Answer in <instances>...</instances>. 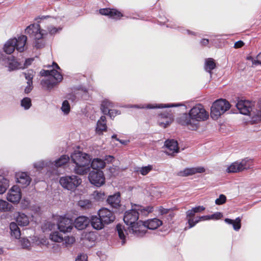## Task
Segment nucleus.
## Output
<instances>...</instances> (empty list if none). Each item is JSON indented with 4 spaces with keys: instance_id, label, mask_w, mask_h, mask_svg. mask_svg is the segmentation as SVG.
Returning <instances> with one entry per match:
<instances>
[{
    "instance_id": "6e6d98bb",
    "label": "nucleus",
    "mask_w": 261,
    "mask_h": 261,
    "mask_svg": "<svg viewBox=\"0 0 261 261\" xmlns=\"http://www.w3.org/2000/svg\"><path fill=\"white\" fill-rule=\"evenodd\" d=\"M222 217V214L221 213L217 212L214 214L211 215V219H219Z\"/></svg>"
},
{
    "instance_id": "412c9836",
    "label": "nucleus",
    "mask_w": 261,
    "mask_h": 261,
    "mask_svg": "<svg viewBox=\"0 0 261 261\" xmlns=\"http://www.w3.org/2000/svg\"><path fill=\"white\" fill-rule=\"evenodd\" d=\"M91 164H90V168H92L94 170L100 171V169H103L106 166V162L101 159L95 158L91 160Z\"/></svg>"
},
{
    "instance_id": "58836bf2",
    "label": "nucleus",
    "mask_w": 261,
    "mask_h": 261,
    "mask_svg": "<svg viewBox=\"0 0 261 261\" xmlns=\"http://www.w3.org/2000/svg\"><path fill=\"white\" fill-rule=\"evenodd\" d=\"M75 240L73 237H67L63 238V244L66 246L68 247L71 245L75 242Z\"/></svg>"
},
{
    "instance_id": "ddd939ff",
    "label": "nucleus",
    "mask_w": 261,
    "mask_h": 261,
    "mask_svg": "<svg viewBox=\"0 0 261 261\" xmlns=\"http://www.w3.org/2000/svg\"><path fill=\"white\" fill-rule=\"evenodd\" d=\"M58 225L60 231L63 232H70L73 228L72 220L68 218H60Z\"/></svg>"
},
{
    "instance_id": "a211bd4d",
    "label": "nucleus",
    "mask_w": 261,
    "mask_h": 261,
    "mask_svg": "<svg viewBox=\"0 0 261 261\" xmlns=\"http://www.w3.org/2000/svg\"><path fill=\"white\" fill-rule=\"evenodd\" d=\"M90 220L85 216H80L74 221V226L79 230L85 229L89 224Z\"/></svg>"
},
{
    "instance_id": "f3484780",
    "label": "nucleus",
    "mask_w": 261,
    "mask_h": 261,
    "mask_svg": "<svg viewBox=\"0 0 261 261\" xmlns=\"http://www.w3.org/2000/svg\"><path fill=\"white\" fill-rule=\"evenodd\" d=\"M16 224L20 226H26L30 223V217L24 213H17L15 216Z\"/></svg>"
},
{
    "instance_id": "473e14b6",
    "label": "nucleus",
    "mask_w": 261,
    "mask_h": 261,
    "mask_svg": "<svg viewBox=\"0 0 261 261\" xmlns=\"http://www.w3.org/2000/svg\"><path fill=\"white\" fill-rule=\"evenodd\" d=\"M113 107V103L109 100L106 99L102 101L101 105V110L105 114H107L110 108Z\"/></svg>"
},
{
    "instance_id": "13d9d810",
    "label": "nucleus",
    "mask_w": 261,
    "mask_h": 261,
    "mask_svg": "<svg viewBox=\"0 0 261 261\" xmlns=\"http://www.w3.org/2000/svg\"><path fill=\"white\" fill-rule=\"evenodd\" d=\"M244 45V43L242 41H238L234 43V47L239 48L242 47Z\"/></svg>"
},
{
    "instance_id": "09e8293b",
    "label": "nucleus",
    "mask_w": 261,
    "mask_h": 261,
    "mask_svg": "<svg viewBox=\"0 0 261 261\" xmlns=\"http://www.w3.org/2000/svg\"><path fill=\"white\" fill-rule=\"evenodd\" d=\"M47 165L48 163H45L44 161H39L34 164V167L37 170H40Z\"/></svg>"
},
{
    "instance_id": "680f3d73",
    "label": "nucleus",
    "mask_w": 261,
    "mask_h": 261,
    "mask_svg": "<svg viewBox=\"0 0 261 261\" xmlns=\"http://www.w3.org/2000/svg\"><path fill=\"white\" fill-rule=\"evenodd\" d=\"M28 85L24 89V92L26 93H28L31 92L32 89V83H27Z\"/></svg>"
},
{
    "instance_id": "2f4dec72",
    "label": "nucleus",
    "mask_w": 261,
    "mask_h": 261,
    "mask_svg": "<svg viewBox=\"0 0 261 261\" xmlns=\"http://www.w3.org/2000/svg\"><path fill=\"white\" fill-rule=\"evenodd\" d=\"M69 161V158L66 155H62L59 159L55 162L54 165L56 167H61L66 164Z\"/></svg>"
},
{
    "instance_id": "6ab92c4d",
    "label": "nucleus",
    "mask_w": 261,
    "mask_h": 261,
    "mask_svg": "<svg viewBox=\"0 0 261 261\" xmlns=\"http://www.w3.org/2000/svg\"><path fill=\"white\" fill-rule=\"evenodd\" d=\"M99 13L103 15H108L110 17L117 19L121 17L122 14L115 9H101L99 10Z\"/></svg>"
},
{
    "instance_id": "338daca9",
    "label": "nucleus",
    "mask_w": 261,
    "mask_h": 261,
    "mask_svg": "<svg viewBox=\"0 0 261 261\" xmlns=\"http://www.w3.org/2000/svg\"><path fill=\"white\" fill-rule=\"evenodd\" d=\"M208 40L206 39H203L201 40V43L203 45H206L208 43Z\"/></svg>"
},
{
    "instance_id": "5701e85b",
    "label": "nucleus",
    "mask_w": 261,
    "mask_h": 261,
    "mask_svg": "<svg viewBox=\"0 0 261 261\" xmlns=\"http://www.w3.org/2000/svg\"><path fill=\"white\" fill-rule=\"evenodd\" d=\"M143 223L146 226V230L147 228L149 229H155L162 225V221L158 219L154 218L149 220L146 222H143Z\"/></svg>"
},
{
    "instance_id": "774afa93",
    "label": "nucleus",
    "mask_w": 261,
    "mask_h": 261,
    "mask_svg": "<svg viewBox=\"0 0 261 261\" xmlns=\"http://www.w3.org/2000/svg\"><path fill=\"white\" fill-rule=\"evenodd\" d=\"M53 66L54 67V68H56L57 69H58L59 70H60V68L59 67V66L58 65V64L56 63H53Z\"/></svg>"
},
{
    "instance_id": "c9c22d12",
    "label": "nucleus",
    "mask_w": 261,
    "mask_h": 261,
    "mask_svg": "<svg viewBox=\"0 0 261 261\" xmlns=\"http://www.w3.org/2000/svg\"><path fill=\"white\" fill-rule=\"evenodd\" d=\"M50 239L51 240L55 242L59 243L63 241V237L60 234V233L58 231L52 232L50 234Z\"/></svg>"
},
{
    "instance_id": "4468645a",
    "label": "nucleus",
    "mask_w": 261,
    "mask_h": 261,
    "mask_svg": "<svg viewBox=\"0 0 261 261\" xmlns=\"http://www.w3.org/2000/svg\"><path fill=\"white\" fill-rule=\"evenodd\" d=\"M98 216L105 224H109L115 220V216L113 213L106 208L99 210Z\"/></svg>"
},
{
    "instance_id": "79ce46f5",
    "label": "nucleus",
    "mask_w": 261,
    "mask_h": 261,
    "mask_svg": "<svg viewBox=\"0 0 261 261\" xmlns=\"http://www.w3.org/2000/svg\"><path fill=\"white\" fill-rule=\"evenodd\" d=\"M93 196L96 200L98 201L102 200L105 198V194L101 191H95Z\"/></svg>"
},
{
    "instance_id": "9d476101",
    "label": "nucleus",
    "mask_w": 261,
    "mask_h": 261,
    "mask_svg": "<svg viewBox=\"0 0 261 261\" xmlns=\"http://www.w3.org/2000/svg\"><path fill=\"white\" fill-rule=\"evenodd\" d=\"M25 33L32 35L35 39L39 40L45 35L47 32L45 30H41L39 24H32L25 29Z\"/></svg>"
},
{
    "instance_id": "20e7f679",
    "label": "nucleus",
    "mask_w": 261,
    "mask_h": 261,
    "mask_svg": "<svg viewBox=\"0 0 261 261\" xmlns=\"http://www.w3.org/2000/svg\"><path fill=\"white\" fill-rule=\"evenodd\" d=\"M72 162L75 164L74 172L79 175H85L90 171L91 156L85 152L75 151L71 155Z\"/></svg>"
},
{
    "instance_id": "9b49d317",
    "label": "nucleus",
    "mask_w": 261,
    "mask_h": 261,
    "mask_svg": "<svg viewBox=\"0 0 261 261\" xmlns=\"http://www.w3.org/2000/svg\"><path fill=\"white\" fill-rule=\"evenodd\" d=\"M21 196L19 187L17 186H13L9 190L7 195V199L13 203H18L20 201Z\"/></svg>"
},
{
    "instance_id": "7c9ffc66",
    "label": "nucleus",
    "mask_w": 261,
    "mask_h": 261,
    "mask_svg": "<svg viewBox=\"0 0 261 261\" xmlns=\"http://www.w3.org/2000/svg\"><path fill=\"white\" fill-rule=\"evenodd\" d=\"M78 205L83 210H88L93 207V203L88 199H81L78 202Z\"/></svg>"
},
{
    "instance_id": "c756f323",
    "label": "nucleus",
    "mask_w": 261,
    "mask_h": 261,
    "mask_svg": "<svg viewBox=\"0 0 261 261\" xmlns=\"http://www.w3.org/2000/svg\"><path fill=\"white\" fill-rule=\"evenodd\" d=\"M241 220L239 217L236 218L234 220L228 218L225 219V222L228 224H232L233 229L236 230H238L240 229L241 226Z\"/></svg>"
},
{
    "instance_id": "aec40b11",
    "label": "nucleus",
    "mask_w": 261,
    "mask_h": 261,
    "mask_svg": "<svg viewBox=\"0 0 261 261\" xmlns=\"http://www.w3.org/2000/svg\"><path fill=\"white\" fill-rule=\"evenodd\" d=\"M108 203L113 207L117 208L120 204V194L119 192L109 196L107 199Z\"/></svg>"
},
{
    "instance_id": "c03bdc74",
    "label": "nucleus",
    "mask_w": 261,
    "mask_h": 261,
    "mask_svg": "<svg viewBox=\"0 0 261 261\" xmlns=\"http://www.w3.org/2000/svg\"><path fill=\"white\" fill-rule=\"evenodd\" d=\"M152 168L151 166L148 165L140 168L139 170H138V171H139L142 175H145L152 170Z\"/></svg>"
},
{
    "instance_id": "49530a36",
    "label": "nucleus",
    "mask_w": 261,
    "mask_h": 261,
    "mask_svg": "<svg viewBox=\"0 0 261 261\" xmlns=\"http://www.w3.org/2000/svg\"><path fill=\"white\" fill-rule=\"evenodd\" d=\"M226 200V196L223 194H221L219 197L216 199L215 203L217 205H221L224 204Z\"/></svg>"
},
{
    "instance_id": "f257e3e1",
    "label": "nucleus",
    "mask_w": 261,
    "mask_h": 261,
    "mask_svg": "<svg viewBox=\"0 0 261 261\" xmlns=\"http://www.w3.org/2000/svg\"><path fill=\"white\" fill-rule=\"evenodd\" d=\"M153 207L147 206L143 207L140 205H135L134 208L126 211L124 214L123 220L128 226L127 230L121 224H117L116 229L119 238L122 240V244L125 243L126 235L133 234L138 237H142L146 233V226L142 221H138L140 214L147 216L152 212Z\"/></svg>"
},
{
    "instance_id": "0e129e2a",
    "label": "nucleus",
    "mask_w": 261,
    "mask_h": 261,
    "mask_svg": "<svg viewBox=\"0 0 261 261\" xmlns=\"http://www.w3.org/2000/svg\"><path fill=\"white\" fill-rule=\"evenodd\" d=\"M47 29L48 32L51 34H54L57 32V29L54 27H49Z\"/></svg>"
},
{
    "instance_id": "c85d7f7f",
    "label": "nucleus",
    "mask_w": 261,
    "mask_h": 261,
    "mask_svg": "<svg viewBox=\"0 0 261 261\" xmlns=\"http://www.w3.org/2000/svg\"><path fill=\"white\" fill-rule=\"evenodd\" d=\"M158 121L160 126L166 127L172 122V119L170 117L162 115Z\"/></svg>"
},
{
    "instance_id": "3c124183",
    "label": "nucleus",
    "mask_w": 261,
    "mask_h": 261,
    "mask_svg": "<svg viewBox=\"0 0 261 261\" xmlns=\"http://www.w3.org/2000/svg\"><path fill=\"white\" fill-rule=\"evenodd\" d=\"M33 61V59L32 58H29L25 60V62L23 64H22V68L24 69L25 68H27L29 65L31 64Z\"/></svg>"
},
{
    "instance_id": "69168bd1",
    "label": "nucleus",
    "mask_w": 261,
    "mask_h": 261,
    "mask_svg": "<svg viewBox=\"0 0 261 261\" xmlns=\"http://www.w3.org/2000/svg\"><path fill=\"white\" fill-rule=\"evenodd\" d=\"M256 58L257 65H261V52L257 55V56L256 57Z\"/></svg>"
},
{
    "instance_id": "dca6fc26",
    "label": "nucleus",
    "mask_w": 261,
    "mask_h": 261,
    "mask_svg": "<svg viewBox=\"0 0 261 261\" xmlns=\"http://www.w3.org/2000/svg\"><path fill=\"white\" fill-rule=\"evenodd\" d=\"M5 64L10 71L22 68V64L17 61L14 57H10L4 60Z\"/></svg>"
},
{
    "instance_id": "4be33fe9",
    "label": "nucleus",
    "mask_w": 261,
    "mask_h": 261,
    "mask_svg": "<svg viewBox=\"0 0 261 261\" xmlns=\"http://www.w3.org/2000/svg\"><path fill=\"white\" fill-rule=\"evenodd\" d=\"M205 171V169L202 167H197L195 168H187L183 171L180 172L179 175L182 176H186L194 174L197 173H203Z\"/></svg>"
},
{
    "instance_id": "a19ab883",
    "label": "nucleus",
    "mask_w": 261,
    "mask_h": 261,
    "mask_svg": "<svg viewBox=\"0 0 261 261\" xmlns=\"http://www.w3.org/2000/svg\"><path fill=\"white\" fill-rule=\"evenodd\" d=\"M21 105L25 109H28L31 106V100L30 98L26 97L21 100Z\"/></svg>"
},
{
    "instance_id": "bf43d9fd",
    "label": "nucleus",
    "mask_w": 261,
    "mask_h": 261,
    "mask_svg": "<svg viewBox=\"0 0 261 261\" xmlns=\"http://www.w3.org/2000/svg\"><path fill=\"white\" fill-rule=\"evenodd\" d=\"M105 162H107L108 163H111L114 160V157L112 155H106L105 156L104 160Z\"/></svg>"
},
{
    "instance_id": "393cba45",
    "label": "nucleus",
    "mask_w": 261,
    "mask_h": 261,
    "mask_svg": "<svg viewBox=\"0 0 261 261\" xmlns=\"http://www.w3.org/2000/svg\"><path fill=\"white\" fill-rule=\"evenodd\" d=\"M237 162L240 172L249 169L252 166V160L250 159L245 158L240 162Z\"/></svg>"
},
{
    "instance_id": "cd10ccee",
    "label": "nucleus",
    "mask_w": 261,
    "mask_h": 261,
    "mask_svg": "<svg viewBox=\"0 0 261 261\" xmlns=\"http://www.w3.org/2000/svg\"><path fill=\"white\" fill-rule=\"evenodd\" d=\"M9 186V180L0 175V194L4 193Z\"/></svg>"
},
{
    "instance_id": "a18cd8bd",
    "label": "nucleus",
    "mask_w": 261,
    "mask_h": 261,
    "mask_svg": "<svg viewBox=\"0 0 261 261\" xmlns=\"http://www.w3.org/2000/svg\"><path fill=\"white\" fill-rule=\"evenodd\" d=\"M25 79L28 81L27 83H32V79L34 77V71L29 70L27 72L24 73Z\"/></svg>"
},
{
    "instance_id": "bb28decb",
    "label": "nucleus",
    "mask_w": 261,
    "mask_h": 261,
    "mask_svg": "<svg viewBox=\"0 0 261 261\" xmlns=\"http://www.w3.org/2000/svg\"><path fill=\"white\" fill-rule=\"evenodd\" d=\"M18 226V225L14 222L10 223L9 226L11 236L17 239H19L21 235L20 230Z\"/></svg>"
},
{
    "instance_id": "b1692460",
    "label": "nucleus",
    "mask_w": 261,
    "mask_h": 261,
    "mask_svg": "<svg viewBox=\"0 0 261 261\" xmlns=\"http://www.w3.org/2000/svg\"><path fill=\"white\" fill-rule=\"evenodd\" d=\"M107 128L106 118L105 116H102L97 122L96 132L98 134L100 135L103 131H106Z\"/></svg>"
},
{
    "instance_id": "4c0bfd02",
    "label": "nucleus",
    "mask_w": 261,
    "mask_h": 261,
    "mask_svg": "<svg viewBox=\"0 0 261 261\" xmlns=\"http://www.w3.org/2000/svg\"><path fill=\"white\" fill-rule=\"evenodd\" d=\"M11 205L6 201L0 199V211H8L11 210Z\"/></svg>"
},
{
    "instance_id": "0eeeda50",
    "label": "nucleus",
    "mask_w": 261,
    "mask_h": 261,
    "mask_svg": "<svg viewBox=\"0 0 261 261\" xmlns=\"http://www.w3.org/2000/svg\"><path fill=\"white\" fill-rule=\"evenodd\" d=\"M230 108V103L225 99H220L217 100L211 107V116L213 119L217 120Z\"/></svg>"
},
{
    "instance_id": "e2e57ef3",
    "label": "nucleus",
    "mask_w": 261,
    "mask_h": 261,
    "mask_svg": "<svg viewBox=\"0 0 261 261\" xmlns=\"http://www.w3.org/2000/svg\"><path fill=\"white\" fill-rule=\"evenodd\" d=\"M197 218L198 220H199V222H200V221L207 220L211 219V216H199V217H197Z\"/></svg>"
},
{
    "instance_id": "603ef678",
    "label": "nucleus",
    "mask_w": 261,
    "mask_h": 261,
    "mask_svg": "<svg viewBox=\"0 0 261 261\" xmlns=\"http://www.w3.org/2000/svg\"><path fill=\"white\" fill-rule=\"evenodd\" d=\"M108 113L111 118L114 117L117 115L119 114V112L115 110H109L108 111Z\"/></svg>"
},
{
    "instance_id": "39448f33",
    "label": "nucleus",
    "mask_w": 261,
    "mask_h": 261,
    "mask_svg": "<svg viewBox=\"0 0 261 261\" xmlns=\"http://www.w3.org/2000/svg\"><path fill=\"white\" fill-rule=\"evenodd\" d=\"M27 40V37L25 35L9 39L4 45V50L7 54H12L15 49L19 52H22L25 49Z\"/></svg>"
},
{
    "instance_id": "1a4fd4ad",
    "label": "nucleus",
    "mask_w": 261,
    "mask_h": 261,
    "mask_svg": "<svg viewBox=\"0 0 261 261\" xmlns=\"http://www.w3.org/2000/svg\"><path fill=\"white\" fill-rule=\"evenodd\" d=\"M90 182L97 187H100L105 182V177L101 171H92L88 176Z\"/></svg>"
},
{
    "instance_id": "f03ea898",
    "label": "nucleus",
    "mask_w": 261,
    "mask_h": 261,
    "mask_svg": "<svg viewBox=\"0 0 261 261\" xmlns=\"http://www.w3.org/2000/svg\"><path fill=\"white\" fill-rule=\"evenodd\" d=\"M209 117L208 113L201 105L193 107L188 114L184 113L177 118V122L182 125H186L192 130L198 128L199 122L206 120Z\"/></svg>"
},
{
    "instance_id": "de8ad7c7",
    "label": "nucleus",
    "mask_w": 261,
    "mask_h": 261,
    "mask_svg": "<svg viewBox=\"0 0 261 261\" xmlns=\"http://www.w3.org/2000/svg\"><path fill=\"white\" fill-rule=\"evenodd\" d=\"M189 224V228H191L194 227L197 223L199 222L197 218H189L187 219Z\"/></svg>"
},
{
    "instance_id": "f8f14e48",
    "label": "nucleus",
    "mask_w": 261,
    "mask_h": 261,
    "mask_svg": "<svg viewBox=\"0 0 261 261\" xmlns=\"http://www.w3.org/2000/svg\"><path fill=\"white\" fill-rule=\"evenodd\" d=\"M164 146L166 148L165 153L173 156L175 153L178 152L179 147L177 142L173 139L167 140L165 142Z\"/></svg>"
},
{
    "instance_id": "8fccbe9b",
    "label": "nucleus",
    "mask_w": 261,
    "mask_h": 261,
    "mask_svg": "<svg viewBox=\"0 0 261 261\" xmlns=\"http://www.w3.org/2000/svg\"><path fill=\"white\" fill-rule=\"evenodd\" d=\"M195 212L194 211L192 208L191 210H189L188 211L186 212V217L187 219L189 218H193L194 216L195 215Z\"/></svg>"
},
{
    "instance_id": "7ed1b4c3",
    "label": "nucleus",
    "mask_w": 261,
    "mask_h": 261,
    "mask_svg": "<svg viewBox=\"0 0 261 261\" xmlns=\"http://www.w3.org/2000/svg\"><path fill=\"white\" fill-rule=\"evenodd\" d=\"M236 107L240 113L249 116L252 124L261 122V99L256 105L248 100H239Z\"/></svg>"
},
{
    "instance_id": "37998d69",
    "label": "nucleus",
    "mask_w": 261,
    "mask_h": 261,
    "mask_svg": "<svg viewBox=\"0 0 261 261\" xmlns=\"http://www.w3.org/2000/svg\"><path fill=\"white\" fill-rule=\"evenodd\" d=\"M21 244L23 248L29 249L31 247L32 243L27 238H23L21 240Z\"/></svg>"
},
{
    "instance_id": "f704fd0d",
    "label": "nucleus",
    "mask_w": 261,
    "mask_h": 261,
    "mask_svg": "<svg viewBox=\"0 0 261 261\" xmlns=\"http://www.w3.org/2000/svg\"><path fill=\"white\" fill-rule=\"evenodd\" d=\"M226 171L228 173L240 172L238 162L232 163L226 169Z\"/></svg>"
},
{
    "instance_id": "423d86ee",
    "label": "nucleus",
    "mask_w": 261,
    "mask_h": 261,
    "mask_svg": "<svg viewBox=\"0 0 261 261\" xmlns=\"http://www.w3.org/2000/svg\"><path fill=\"white\" fill-rule=\"evenodd\" d=\"M40 74L42 76H48V79L41 81V84L46 86L48 88H53L63 79L62 75L58 71L55 69L42 70Z\"/></svg>"
},
{
    "instance_id": "72a5a7b5",
    "label": "nucleus",
    "mask_w": 261,
    "mask_h": 261,
    "mask_svg": "<svg viewBox=\"0 0 261 261\" xmlns=\"http://www.w3.org/2000/svg\"><path fill=\"white\" fill-rule=\"evenodd\" d=\"M173 106H170L169 105H147L146 107L143 106H139L138 105H134L133 107L134 108H147V109H155V108H169L172 107Z\"/></svg>"
},
{
    "instance_id": "2eb2a0df",
    "label": "nucleus",
    "mask_w": 261,
    "mask_h": 261,
    "mask_svg": "<svg viewBox=\"0 0 261 261\" xmlns=\"http://www.w3.org/2000/svg\"><path fill=\"white\" fill-rule=\"evenodd\" d=\"M15 177L17 182L23 187L29 186L31 181L30 177L25 172H17L15 174Z\"/></svg>"
},
{
    "instance_id": "a878e982",
    "label": "nucleus",
    "mask_w": 261,
    "mask_h": 261,
    "mask_svg": "<svg viewBox=\"0 0 261 261\" xmlns=\"http://www.w3.org/2000/svg\"><path fill=\"white\" fill-rule=\"evenodd\" d=\"M90 222H91L92 227L97 230L103 228L105 224L99 217L97 216H92Z\"/></svg>"
},
{
    "instance_id": "6e6552de",
    "label": "nucleus",
    "mask_w": 261,
    "mask_h": 261,
    "mask_svg": "<svg viewBox=\"0 0 261 261\" xmlns=\"http://www.w3.org/2000/svg\"><path fill=\"white\" fill-rule=\"evenodd\" d=\"M59 182L64 189L73 191L82 184V179L77 175H66L61 177Z\"/></svg>"
},
{
    "instance_id": "ea45409f",
    "label": "nucleus",
    "mask_w": 261,
    "mask_h": 261,
    "mask_svg": "<svg viewBox=\"0 0 261 261\" xmlns=\"http://www.w3.org/2000/svg\"><path fill=\"white\" fill-rule=\"evenodd\" d=\"M61 110L65 114H68L69 113L70 107L67 100H66L63 102Z\"/></svg>"
},
{
    "instance_id": "864d4df0",
    "label": "nucleus",
    "mask_w": 261,
    "mask_h": 261,
    "mask_svg": "<svg viewBox=\"0 0 261 261\" xmlns=\"http://www.w3.org/2000/svg\"><path fill=\"white\" fill-rule=\"evenodd\" d=\"M75 261H87V256L84 254H80L78 255Z\"/></svg>"
},
{
    "instance_id": "5fc2aeb1",
    "label": "nucleus",
    "mask_w": 261,
    "mask_h": 261,
    "mask_svg": "<svg viewBox=\"0 0 261 261\" xmlns=\"http://www.w3.org/2000/svg\"><path fill=\"white\" fill-rule=\"evenodd\" d=\"M195 213L201 212L205 210V207L203 206H198L192 208Z\"/></svg>"
},
{
    "instance_id": "052dcab7",
    "label": "nucleus",
    "mask_w": 261,
    "mask_h": 261,
    "mask_svg": "<svg viewBox=\"0 0 261 261\" xmlns=\"http://www.w3.org/2000/svg\"><path fill=\"white\" fill-rule=\"evenodd\" d=\"M246 59L248 61H250L252 62V65H257L256 63V58H254L251 56H248L247 57Z\"/></svg>"
},
{
    "instance_id": "4d7b16f0",
    "label": "nucleus",
    "mask_w": 261,
    "mask_h": 261,
    "mask_svg": "<svg viewBox=\"0 0 261 261\" xmlns=\"http://www.w3.org/2000/svg\"><path fill=\"white\" fill-rule=\"evenodd\" d=\"M169 210L167 208H165L162 206H160L159 208V212L161 215L166 214L169 212Z\"/></svg>"
},
{
    "instance_id": "e433bc0d",
    "label": "nucleus",
    "mask_w": 261,
    "mask_h": 261,
    "mask_svg": "<svg viewBox=\"0 0 261 261\" xmlns=\"http://www.w3.org/2000/svg\"><path fill=\"white\" fill-rule=\"evenodd\" d=\"M216 67V64L214 59L212 58H209L205 61V70L208 71L209 72H211V70L214 69Z\"/></svg>"
}]
</instances>
